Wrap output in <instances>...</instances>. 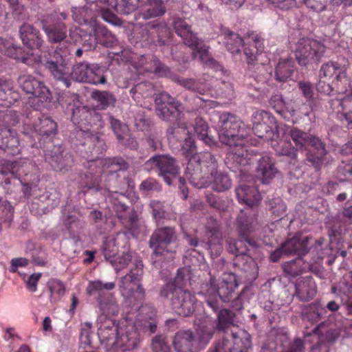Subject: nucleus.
<instances>
[{
	"label": "nucleus",
	"instance_id": "f257e3e1",
	"mask_svg": "<svg viewBox=\"0 0 352 352\" xmlns=\"http://www.w3.org/2000/svg\"><path fill=\"white\" fill-rule=\"evenodd\" d=\"M143 275V264L141 261H136L129 274L120 279V290L129 303L140 311L135 321L128 324L124 329V341L126 349H135L144 336L155 333L157 328L156 311L153 307L143 306L145 299V290L141 281Z\"/></svg>",
	"mask_w": 352,
	"mask_h": 352
},
{
	"label": "nucleus",
	"instance_id": "f03ea898",
	"mask_svg": "<svg viewBox=\"0 0 352 352\" xmlns=\"http://www.w3.org/2000/svg\"><path fill=\"white\" fill-rule=\"evenodd\" d=\"M219 121V140L230 146L225 160L226 164L233 172L239 173L241 177H245L251 168V161L244 146L245 139L250 135L251 129L238 117L230 113H222Z\"/></svg>",
	"mask_w": 352,
	"mask_h": 352
},
{
	"label": "nucleus",
	"instance_id": "7ed1b4c3",
	"mask_svg": "<svg viewBox=\"0 0 352 352\" xmlns=\"http://www.w3.org/2000/svg\"><path fill=\"white\" fill-rule=\"evenodd\" d=\"M256 225L254 215H248L244 211H241L236 219V230L241 239H229L227 241L228 250L235 255L233 260L234 267L244 273V277L248 280L255 279L258 274L257 264L248 254V245H256L255 240L250 237Z\"/></svg>",
	"mask_w": 352,
	"mask_h": 352
},
{
	"label": "nucleus",
	"instance_id": "20e7f679",
	"mask_svg": "<svg viewBox=\"0 0 352 352\" xmlns=\"http://www.w3.org/2000/svg\"><path fill=\"white\" fill-rule=\"evenodd\" d=\"M67 111H72L71 120L79 129L77 137L83 138L82 146L87 153L91 155L100 154L102 152L104 141L100 139V130L104 123L102 115L94 109L85 106H77L76 103L68 104Z\"/></svg>",
	"mask_w": 352,
	"mask_h": 352
},
{
	"label": "nucleus",
	"instance_id": "39448f33",
	"mask_svg": "<svg viewBox=\"0 0 352 352\" xmlns=\"http://www.w3.org/2000/svg\"><path fill=\"white\" fill-rule=\"evenodd\" d=\"M182 153L188 160L186 177L190 183L197 188L206 187L209 178L218 168L215 157L210 152H197L194 139L186 138L182 146Z\"/></svg>",
	"mask_w": 352,
	"mask_h": 352
},
{
	"label": "nucleus",
	"instance_id": "423d86ee",
	"mask_svg": "<svg viewBox=\"0 0 352 352\" xmlns=\"http://www.w3.org/2000/svg\"><path fill=\"white\" fill-rule=\"evenodd\" d=\"M195 333L191 330L177 332L173 344L176 352H198L209 342L213 336L211 322L206 318L195 320Z\"/></svg>",
	"mask_w": 352,
	"mask_h": 352
},
{
	"label": "nucleus",
	"instance_id": "0eeeda50",
	"mask_svg": "<svg viewBox=\"0 0 352 352\" xmlns=\"http://www.w3.org/2000/svg\"><path fill=\"white\" fill-rule=\"evenodd\" d=\"M253 123L252 131L259 138L271 140L272 147L281 155H286V139L283 131L282 137L279 136V131L274 122V118L265 111H256L252 116Z\"/></svg>",
	"mask_w": 352,
	"mask_h": 352
},
{
	"label": "nucleus",
	"instance_id": "6e6552de",
	"mask_svg": "<svg viewBox=\"0 0 352 352\" xmlns=\"http://www.w3.org/2000/svg\"><path fill=\"white\" fill-rule=\"evenodd\" d=\"M221 31L224 35V43L228 51L232 54H239L243 44L249 67L254 65L257 54L261 53L264 49L261 36L256 32H251L248 33L244 38H241L238 34L227 28L222 29Z\"/></svg>",
	"mask_w": 352,
	"mask_h": 352
},
{
	"label": "nucleus",
	"instance_id": "1a4fd4ad",
	"mask_svg": "<svg viewBox=\"0 0 352 352\" xmlns=\"http://www.w3.org/2000/svg\"><path fill=\"white\" fill-rule=\"evenodd\" d=\"M105 187L110 193H126L134 186L126 170L127 162L122 157L104 159Z\"/></svg>",
	"mask_w": 352,
	"mask_h": 352
},
{
	"label": "nucleus",
	"instance_id": "9d476101",
	"mask_svg": "<svg viewBox=\"0 0 352 352\" xmlns=\"http://www.w3.org/2000/svg\"><path fill=\"white\" fill-rule=\"evenodd\" d=\"M238 286L236 276L232 272L224 273L218 283L214 277L210 278V289L206 296V304L214 311H217L219 307L218 298L223 302L231 301Z\"/></svg>",
	"mask_w": 352,
	"mask_h": 352
},
{
	"label": "nucleus",
	"instance_id": "9b49d317",
	"mask_svg": "<svg viewBox=\"0 0 352 352\" xmlns=\"http://www.w3.org/2000/svg\"><path fill=\"white\" fill-rule=\"evenodd\" d=\"M0 173L4 176L10 175L28 187L38 182L36 166L28 158H20L14 161L2 160Z\"/></svg>",
	"mask_w": 352,
	"mask_h": 352
},
{
	"label": "nucleus",
	"instance_id": "f8f14e48",
	"mask_svg": "<svg viewBox=\"0 0 352 352\" xmlns=\"http://www.w3.org/2000/svg\"><path fill=\"white\" fill-rule=\"evenodd\" d=\"M113 282L103 283L101 280L89 281L87 292L90 296H97L100 309L102 314L107 316H116L118 314V305L112 294L109 291L115 288Z\"/></svg>",
	"mask_w": 352,
	"mask_h": 352
},
{
	"label": "nucleus",
	"instance_id": "ddd939ff",
	"mask_svg": "<svg viewBox=\"0 0 352 352\" xmlns=\"http://www.w3.org/2000/svg\"><path fill=\"white\" fill-rule=\"evenodd\" d=\"M251 345L250 333L243 329L235 328L223 335L209 352H248Z\"/></svg>",
	"mask_w": 352,
	"mask_h": 352
},
{
	"label": "nucleus",
	"instance_id": "4468645a",
	"mask_svg": "<svg viewBox=\"0 0 352 352\" xmlns=\"http://www.w3.org/2000/svg\"><path fill=\"white\" fill-rule=\"evenodd\" d=\"M67 19L68 15L65 12L56 13L52 16V23H49L47 19L42 20V28L50 43H59L58 47H62L63 49L68 47L73 50V45L67 44L65 41L67 28L64 21Z\"/></svg>",
	"mask_w": 352,
	"mask_h": 352
},
{
	"label": "nucleus",
	"instance_id": "2eb2a0df",
	"mask_svg": "<svg viewBox=\"0 0 352 352\" xmlns=\"http://www.w3.org/2000/svg\"><path fill=\"white\" fill-rule=\"evenodd\" d=\"M72 51L68 47H65L64 49L62 47H57L54 56L45 65L52 75L56 80L63 82L66 88L71 85L69 68L66 58Z\"/></svg>",
	"mask_w": 352,
	"mask_h": 352
},
{
	"label": "nucleus",
	"instance_id": "dca6fc26",
	"mask_svg": "<svg viewBox=\"0 0 352 352\" xmlns=\"http://www.w3.org/2000/svg\"><path fill=\"white\" fill-rule=\"evenodd\" d=\"M98 336L102 344H105L107 347L110 349H120L122 351H129L131 349H126L124 341L122 340L124 336V330L116 326L114 320L107 318L101 322L98 329Z\"/></svg>",
	"mask_w": 352,
	"mask_h": 352
},
{
	"label": "nucleus",
	"instance_id": "f3484780",
	"mask_svg": "<svg viewBox=\"0 0 352 352\" xmlns=\"http://www.w3.org/2000/svg\"><path fill=\"white\" fill-rule=\"evenodd\" d=\"M325 47L314 40H302L296 45L294 55L299 65L305 66L318 63L324 56Z\"/></svg>",
	"mask_w": 352,
	"mask_h": 352
},
{
	"label": "nucleus",
	"instance_id": "a211bd4d",
	"mask_svg": "<svg viewBox=\"0 0 352 352\" xmlns=\"http://www.w3.org/2000/svg\"><path fill=\"white\" fill-rule=\"evenodd\" d=\"M157 115L164 120L173 122L182 116V104L165 91L160 93L155 99Z\"/></svg>",
	"mask_w": 352,
	"mask_h": 352
},
{
	"label": "nucleus",
	"instance_id": "6ab92c4d",
	"mask_svg": "<svg viewBox=\"0 0 352 352\" xmlns=\"http://www.w3.org/2000/svg\"><path fill=\"white\" fill-rule=\"evenodd\" d=\"M93 156L88 162L87 170L80 175V183L82 189L100 190L101 177L105 173L104 160L97 159L98 155Z\"/></svg>",
	"mask_w": 352,
	"mask_h": 352
},
{
	"label": "nucleus",
	"instance_id": "aec40b11",
	"mask_svg": "<svg viewBox=\"0 0 352 352\" xmlns=\"http://www.w3.org/2000/svg\"><path fill=\"white\" fill-rule=\"evenodd\" d=\"M146 169L156 168L159 175L163 177L166 183L170 185L171 177H175L179 173V167L173 157L168 155H156L145 163Z\"/></svg>",
	"mask_w": 352,
	"mask_h": 352
},
{
	"label": "nucleus",
	"instance_id": "412c9836",
	"mask_svg": "<svg viewBox=\"0 0 352 352\" xmlns=\"http://www.w3.org/2000/svg\"><path fill=\"white\" fill-rule=\"evenodd\" d=\"M177 240V234L173 227H162L156 229L149 240V246L156 256L171 252L170 246Z\"/></svg>",
	"mask_w": 352,
	"mask_h": 352
},
{
	"label": "nucleus",
	"instance_id": "4be33fe9",
	"mask_svg": "<svg viewBox=\"0 0 352 352\" xmlns=\"http://www.w3.org/2000/svg\"><path fill=\"white\" fill-rule=\"evenodd\" d=\"M107 199L110 204L109 208L125 226H131L137 220L135 212H129V208L126 204L128 200L126 193H110L108 194Z\"/></svg>",
	"mask_w": 352,
	"mask_h": 352
},
{
	"label": "nucleus",
	"instance_id": "5701e85b",
	"mask_svg": "<svg viewBox=\"0 0 352 352\" xmlns=\"http://www.w3.org/2000/svg\"><path fill=\"white\" fill-rule=\"evenodd\" d=\"M170 307L175 314L183 317L190 316L195 311L197 298L187 289H177L170 294Z\"/></svg>",
	"mask_w": 352,
	"mask_h": 352
},
{
	"label": "nucleus",
	"instance_id": "b1692460",
	"mask_svg": "<svg viewBox=\"0 0 352 352\" xmlns=\"http://www.w3.org/2000/svg\"><path fill=\"white\" fill-rule=\"evenodd\" d=\"M22 90L37 98V102L50 101L52 94L45 84L31 75H22L18 78Z\"/></svg>",
	"mask_w": 352,
	"mask_h": 352
},
{
	"label": "nucleus",
	"instance_id": "393cba45",
	"mask_svg": "<svg viewBox=\"0 0 352 352\" xmlns=\"http://www.w3.org/2000/svg\"><path fill=\"white\" fill-rule=\"evenodd\" d=\"M206 237L207 242H201V245L207 250H209L212 256H219L223 250L221 244L222 238L219 231V225L217 219L214 217H211L207 220Z\"/></svg>",
	"mask_w": 352,
	"mask_h": 352
},
{
	"label": "nucleus",
	"instance_id": "a878e982",
	"mask_svg": "<svg viewBox=\"0 0 352 352\" xmlns=\"http://www.w3.org/2000/svg\"><path fill=\"white\" fill-rule=\"evenodd\" d=\"M45 157L56 171L67 172L74 164L72 156L67 153L64 154L60 146H53L50 151H47Z\"/></svg>",
	"mask_w": 352,
	"mask_h": 352
},
{
	"label": "nucleus",
	"instance_id": "bb28decb",
	"mask_svg": "<svg viewBox=\"0 0 352 352\" xmlns=\"http://www.w3.org/2000/svg\"><path fill=\"white\" fill-rule=\"evenodd\" d=\"M57 133V124L51 118L43 116L39 118L31 129V132L24 131L23 133L27 135L31 133V136L35 134L38 139L44 140H52Z\"/></svg>",
	"mask_w": 352,
	"mask_h": 352
},
{
	"label": "nucleus",
	"instance_id": "cd10ccee",
	"mask_svg": "<svg viewBox=\"0 0 352 352\" xmlns=\"http://www.w3.org/2000/svg\"><path fill=\"white\" fill-rule=\"evenodd\" d=\"M309 239V236L301 234H296L290 239H287V258L291 254L297 256L296 258L287 261V266L297 261H300L301 256L308 252Z\"/></svg>",
	"mask_w": 352,
	"mask_h": 352
},
{
	"label": "nucleus",
	"instance_id": "c85d7f7f",
	"mask_svg": "<svg viewBox=\"0 0 352 352\" xmlns=\"http://www.w3.org/2000/svg\"><path fill=\"white\" fill-rule=\"evenodd\" d=\"M192 49V58L199 60L207 67L214 69L215 71L221 70L222 66L216 61L209 52V47L204 44L202 41L197 37V43L193 45H188Z\"/></svg>",
	"mask_w": 352,
	"mask_h": 352
},
{
	"label": "nucleus",
	"instance_id": "c756f323",
	"mask_svg": "<svg viewBox=\"0 0 352 352\" xmlns=\"http://www.w3.org/2000/svg\"><path fill=\"white\" fill-rule=\"evenodd\" d=\"M189 278V274L186 269L179 268L177 271L176 276L173 280L163 285L160 290V296L162 298H168L170 294H174L176 290L184 289Z\"/></svg>",
	"mask_w": 352,
	"mask_h": 352
},
{
	"label": "nucleus",
	"instance_id": "7c9ffc66",
	"mask_svg": "<svg viewBox=\"0 0 352 352\" xmlns=\"http://www.w3.org/2000/svg\"><path fill=\"white\" fill-rule=\"evenodd\" d=\"M20 38L24 45L30 49H40L44 42L39 30L25 23L19 29Z\"/></svg>",
	"mask_w": 352,
	"mask_h": 352
},
{
	"label": "nucleus",
	"instance_id": "2f4dec72",
	"mask_svg": "<svg viewBox=\"0 0 352 352\" xmlns=\"http://www.w3.org/2000/svg\"><path fill=\"white\" fill-rule=\"evenodd\" d=\"M256 173L263 184H268L278 173V170L274 159L268 155H264L258 161Z\"/></svg>",
	"mask_w": 352,
	"mask_h": 352
},
{
	"label": "nucleus",
	"instance_id": "473e14b6",
	"mask_svg": "<svg viewBox=\"0 0 352 352\" xmlns=\"http://www.w3.org/2000/svg\"><path fill=\"white\" fill-rule=\"evenodd\" d=\"M289 284H291L289 289L294 290L293 296H296L300 301H309L316 294L315 285L311 280L299 279L297 282H291Z\"/></svg>",
	"mask_w": 352,
	"mask_h": 352
},
{
	"label": "nucleus",
	"instance_id": "72a5a7b5",
	"mask_svg": "<svg viewBox=\"0 0 352 352\" xmlns=\"http://www.w3.org/2000/svg\"><path fill=\"white\" fill-rule=\"evenodd\" d=\"M239 202L245 204L250 208L257 206L261 200L258 189L254 186L240 185L235 190Z\"/></svg>",
	"mask_w": 352,
	"mask_h": 352
},
{
	"label": "nucleus",
	"instance_id": "f704fd0d",
	"mask_svg": "<svg viewBox=\"0 0 352 352\" xmlns=\"http://www.w3.org/2000/svg\"><path fill=\"white\" fill-rule=\"evenodd\" d=\"M173 26L175 33L183 39L186 45H193L197 43V36L191 30V26L185 19L174 17Z\"/></svg>",
	"mask_w": 352,
	"mask_h": 352
},
{
	"label": "nucleus",
	"instance_id": "c9c22d12",
	"mask_svg": "<svg viewBox=\"0 0 352 352\" xmlns=\"http://www.w3.org/2000/svg\"><path fill=\"white\" fill-rule=\"evenodd\" d=\"M0 149L8 154L15 155L20 153L19 140L15 131L4 129L0 135Z\"/></svg>",
	"mask_w": 352,
	"mask_h": 352
},
{
	"label": "nucleus",
	"instance_id": "e433bc0d",
	"mask_svg": "<svg viewBox=\"0 0 352 352\" xmlns=\"http://www.w3.org/2000/svg\"><path fill=\"white\" fill-rule=\"evenodd\" d=\"M153 41L160 45H168L172 42L173 34L164 22L154 23L148 30Z\"/></svg>",
	"mask_w": 352,
	"mask_h": 352
},
{
	"label": "nucleus",
	"instance_id": "4c0bfd02",
	"mask_svg": "<svg viewBox=\"0 0 352 352\" xmlns=\"http://www.w3.org/2000/svg\"><path fill=\"white\" fill-rule=\"evenodd\" d=\"M309 144L314 148L310 151V154L307 156V160L310 162L316 170H319L320 166L324 161V156L327 151L324 143L318 138L313 137L309 139Z\"/></svg>",
	"mask_w": 352,
	"mask_h": 352
},
{
	"label": "nucleus",
	"instance_id": "58836bf2",
	"mask_svg": "<svg viewBox=\"0 0 352 352\" xmlns=\"http://www.w3.org/2000/svg\"><path fill=\"white\" fill-rule=\"evenodd\" d=\"M333 76L337 81L342 80L346 77V72L344 66H342L339 63L335 61H328L322 65L319 78L330 79Z\"/></svg>",
	"mask_w": 352,
	"mask_h": 352
},
{
	"label": "nucleus",
	"instance_id": "ea45409f",
	"mask_svg": "<svg viewBox=\"0 0 352 352\" xmlns=\"http://www.w3.org/2000/svg\"><path fill=\"white\" fill-rule=\"evenodd\" d=\"M46 289L49 294L48 300L52 305L61 300L66 292V285L60 279L52 278L46 283Z\"/></svg>",
	"mask_w": 352,
	"mask_h": 352
},
{
	"label": "nucleus",
	"instance_id": "a19ab883",
	"mask_svg": "<svg viewBox=\"0 0 352 352\" xmlns=\"http://www.w3.org/2000/svg\"><path fill=\"white\" fill-rule=\"evenodd\" d=\"M173 80L178 85L199 94H205L209 90V84L204 78H184L179 76H175Z\"/></svg>",
	"mask_w": 352,
	"mask_h": 352
},
{
	"label": "nucleus",
	"instance_id": "79ce46f5",
	"mask_svg": "<svg viewBox=\"0 0 352 352\" xmlns=\"http://www.w3.org/2000/svg\"><path fill=\"white\" fill-rule=\"evenodd\" d=\"M20 98L19 92L13 90L12 83L0 79V107H8Z\"/></svg>",
	"mask_w": 352,
	"mask_h": 352
},
{
	"label": "nucleus",
	"instance_id": "37998d69",
	"mask_svg": "<svg viewBox=\"0 0 352 352\" xmlns=\"http://www.w3.org/2000/svg\"><path fill=\"white\" fill-rule=\"evenodd\" d=\"M137 70L140 74L144 72L160 73L164 66L153 55L142 56L138 61Z\"/></svg>",
	"mask_w": 352,
	"mask_h": 352
},
{
	"label": "nucleus",
	"instance_id": "c03bdc74",
	"mask_svg": "<svg viewBox=\"0 0 352 352\" xmlns=\"http://www.w3.org/2000/svg\"><path fill=\"white\" fill-rule=\"evenodd\" d=\"M209 181L210 182L205 188L212 184V189L218 192L229 190L232 185V179L228 175L223 173H217V169L213 175H211Z\"/></svg>",
	"mask_w": 352,
	"mask_h": 352
},
{
	"label": "nucleus",
	"instance_id": "a18cd8bd",
	"mask_svg": "<svg viewBox=\"0 0 352 352\" xmlns=\"http://www.w3.org/2000/svg\"><path fill=\"white\" fill-rule=\"evenodd\" d=\"M234 317L235 314L229 309H225L220 310L217 316V330L222 332L223 335H225L227 331H230L231 329L238 328L232 325Z\"/></svg>",
	"mask_w": 352,
	"mask_h": 352
},
{
	"label": "nucleus",
	"instance_id": "49530a36",
	"mask_svg": "<svg viewBox=\"0 0 352 352\" xmlns=\"http://www.w3.org/2000/svg\"><path fill=\"white\" fill-rule=\"evenodd\" d=\"M93 33L96 34L98 44L109 47H112L116 43L115 36L102 24L95 23Z\"/></svg>",
	"mask_w": 352,
	"mask_h": 352
},
{
	"label": "nucleus",
	"instance_id": "de8ad7c7",
	"mask_svg": "<svg viewBox=\"0 0 352 352\" xmlns=\"http://www.w3.org/2000/svg\"><path fill=\"white\" fill-rule=\"evenodd\" d=\"M130 94L135 101L140 102L142 98H148L155 94L153 85L148 82H142L135 85Z\"/></svg>",
	"mask_w": 352,
	"mask_h": 352
},
{
	"label": "nucleus",
	"instance_id": "09e8293b",
	"mask_svg": "<svg viewBox=\"0 0 352 352\" xmlns=\"http://www.w3.org/2000/svg\"><path fill=\"white\" fill-rule=\"evenodd\" d=\"M194 129L197 138L202 140L205 144L208 146L215 144L214 139L208 135V126L203 118L200 117L196 118Z\"/></svg>",
	"mask_w": 352,
	"mask_h": 352
},
{
	"label": "nucleus",
	"instance_id": "8fccbe9b",
	"mask_svg": "<svg viewBox=\"0 0 352 352\" xmlns=\"http://www.w3.org/2000/svg\"><path fill=\"white\" fill-rule=\"evenodd\" d=\"M148 8L143 13L144 19L161 16L166 11V6L163 0H147Z\"/></svg>",
	"mask_w": 352,
	"mask_h": 352
},
{
	"label": "nucleus",
	"instance_id": "3c124183",
	"mask_svg": "<svg viewBox=\"0 0 352 352\" xmlns=\"http://www.w3.org/2000/svg\"><path fill=\"white\" fill-rule=\"evenodd\" d=\"M109 7L118 14L127 15L136 10L138 5L133 0H113Z\"/></svg>",
	"mask_w": 352,
	"mask_h": 352
},
{
	"label": "nucleus",
	"instance_id": "603ef678",
	"mask_svg": "<svg viewBox=\"0 0 352 352\" xmlns=\"http://www.w3.org/2000/svg\"><path fill=\"white\" fill-rule=\"evenodd\" d=\"M91 98L98 103L102 109L114 106L116 101L114 95L107 91H94L91 93Z\"/></svg>",
	"mask_w": 352,
	"mask_h": 352
},
{
	"label": "nucleus",
	"instance_id": "864d4df0",
	"mask_svg": "<svg viewBox=\"0 0 352 352\" xmlns=\"http://www.w3.org/2000/svg\"><path fill=\"white\" fill-rule=\"evenodd\" d=\"M172 124L167 129L166 135L168 140L182 138L181 133L186 135L188 133L186 124L182 121V118L178 120L170 122Z\"/></svg>",
	"mask_w": 352,
	"mask_h": 352
},
{
	"label": "nucleus",
	"instance_id": "5fc2aeb1",
	"mask_svg": "<svg viewBox=\"0 0 352 352\" xmlns=\"http://www.w3.org/2000/svg\"><path fill=\"white\" fill-rule=\"evenodd\" d=\"M109 122L113 131L117 137V139L120 142L121 144L127 146L126 142H124V140L128 136V128L122 124L120 120L116 119L113 117H109Z\"/></svg>",
	"mask_w": 352,
	"mask_h": 352
},
{
	"label": "nucleus",
	"instance_id": "6e6d98bb",
	"mask_svg": "<svg viewBox=\"0 0 352 352\" xmlns=\"http://www.w3.org/2000/svg\"><path fill=\"white\" fill-rule=\"evenodd\" d=\"M89 76H87L85 82L98 85L104 84L107 81L102 69L96 64H92L91 70L89 72Z\"/></svg>",
	"mask_w": 352,
	"mask_h": 352
},
{
	"label": "nucleus",
	"instance_id": "4d7b16f0",
	"mask_svg": "<svg viewBox=\"0 0 352 352\" xmlns=\"http://www.w3.org/2000/svg\"><path fill=\"white\" fill-rule=\"evenodd\" d=\"M73 18L75 21L80 24L87 23L93 18L92 11L87 6L74 8L73 10Z\"/></svg>",
	"mask_w": 352,
	"mask_h": 352
},
{
	"label": "nucleus",
	"instance_id": "13d9d810",
	"mask_svg": "<svg viewBox=\"0 0 352 352\" xmlns=\"http://www.w3.org/2000/svg\"><path fill=\"white\" fill-rule=\"evenodd\" d=\"M102 252L107 261L111 263L116 262L115 258L118 255V248L114 240H106L102 245Z\"/></svg>",
	"mask_w": 352,
	"mask_h": 352
},
{
	"label": "nucleus",
	"instance_id": "bf43d9fd",
	"mask_svg": "<svg viewBox=\"0 0 352 352\" xmlns=\"http://www.w3.org/2000/svg\"><path fill=\"white\" fill-rule=\"evenodd\" d=\"M303 3L317 12L324 10L325 8V4L321 0H287V6L289 5L291 7L298 6Z\"/></svg>",
	"mask_w": 352,
	"mask_h": 352
},
{
	"label": "nucleus",
	"instance_id": "052dcab7",
	"mask_svg": "<svg viewBox=\"0 0 352 352\" xmlns=\"http://www.w3.org/2000/svg\"><path fill=\"white\" fill-rule=\"evenodd\" d=\"M87 69V63H80L73 67L72 72L69 74L70 79H73L77 82H85L87 75L85 70Z\"/></svg>",
	"mask_w": 352,
	"mask_h": 352
},
{
	"label": "nucleus",
	"instance_id": "680f3d73",
	"mask_svg": "<svg viewBox=\"0 0 352 352\" xmlns=\"http://www.w3.org/2000/svg\"><path fill=\"white\" fill-rule=\"evenodd\" d=\"M206 201L210 207L219 212H223L227 210L228 205L226 202L221 197L212 193L206 194Z\"/></svg>",
	"mask_w": 352,
	"mask_h": 352
},
{
	"label": "nucleus",
	"instance_id": "e2e57ef3",
	"mask_svg": "<svg viewBox=\"0 0 352 352\" xmlns=\"http://www.w3.org/2000/svg\"><path fill=\"white\" fill-rule=\"evenodd\" d=\"M270 104L277 113L285 117L286 104L282 95L276 94L272 96L270 100Z\"/></svg>",
	"mask_w": 352,
	"mask_h": 352
},
{
	"label": "nucleus",
	"instance_id": "0e129e2a",
	"mask_svg": "<svg viewBox=\"0 0 352 352\" xmlns=\"http://www.w3.org/2000/svg\"><path fill=\"white\" fill-rule=\"evenodd\" d=\"M150 206L152 208L153 216L157 221L164 218L166 212L164 203L157 200H153L150 203Z\"/></svg>",
	"mask_w": 352,
	"mask_h": 352
},
{
	"label": "nucleus",
	"instance_id": "69168bd1",
	"mask_svg": "<svg viewBox=\"0 0 352 352\" xmlns=\"http://www.w3.org/2000/svg\"><path fill=\"white\" fill-rule=\"evenodd\" d=\"M152 352H171L170 348L162 336H155L152 339Z\"/></svg>",
	"mask_w": 352,
	"mask_h": 352
},
{
	"label": "nucleus",
	"instance_id": "338daca9",
	"mask_svg": "<svg viewBox=\"0 0 352 352\" xmlns=\"http://www.w3.org/2000/svg\"><path fill=\"white\" fill-rule=\"evenodd\" d=\"M290 135L297 147L302 148V146L308 142V135L304 131L296 129L290 131Z\"/></svg>",
	"mask_w": 352,
	"mask_h": 352
},
{
	"label": "nucleus",
	"instance_id": "774afa93",
	"mask_svg": "<svg viewBox=\"0 0 352 352\" xmlns=\"http://www.w3.org/2000/svg\"><path fill=\"white\" fill-rule=\"evenodd\" d=\"M161 190V185L154 178L149 177L144 180L140 185V190L144 192L159 191Z\"/></svg>",
	"mask_w": 352,
	"mask_h": 352
}]
</instances>
